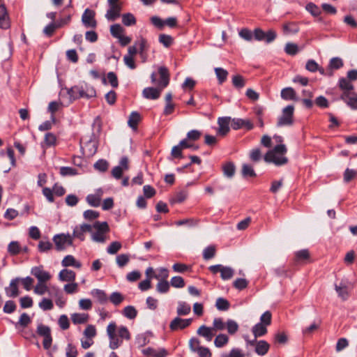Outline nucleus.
<instances>
[{
    "label": "nucleus",
    "mask_w": 357,
    "mask_h": 357,
    "mask_svg": "<svg viewBox=\"0 0 357 357\" xmlns=\"http://www.w3.org/2000/svg\"><path fill=\"white\" fill-rule=\"evenodd\" d=\"M214 70L218 78V83L222 84L226 81L228 76V72L224 68L220 67L215 68Z\"/></svg>",
    "instance_id": "29"
},
{
    "label": "nucleus",
    "mask_w": 357,
    "mask_h": 357,
    "mask_svg": "<svg viewBox=\"0 0 357 357\" xmlns=\"http://www.w3.org/2000/svg\"><path fill=\"white\" fill-rule=\"evenodd\" d=\"M121 10V4L118 5H109V9L107 10L105 17L109 21H114L120 17Z\"/></svg>",
    "instance_id": "15"
},
{
    "label": "nucleus",
    "mask_w": 357,
    "mask_h": 357,
    "mask_svg": "<svg viewBox=\"0 0 357 357\" xmlns=\"http://www.w3.org/2000/svg\"><path fill=\"white\" fill-rule=\"evenodd\" d=\"M71 319L74 324H85L89 320V315L85 313H74L71 314Z\"/></svg>",
    "instance_id": "24"
},
{
    "label": "nucleus",
    "mask_w": 357,
    "mask_h": 357,
    "mask_svg": "<svg viewBox=\"0 0 357 357\" xmlns=\"http://www.w3.org/2000/svg\"><path fill=\"white\" fill-rule=\"evenodd\" d=\"M283 31L285 34L296 33L299 31V27L294 22H288L283 25Z\"/></svg>",
    "instance_id": "31"
},
{
    "label": "nucleus",
    "mask_w": 357,
    "mask_h": 357,
    "mask_svg": "<svg viewBox=\"0 0 357 357\" xmlns=\"http://www.w3.org/2000/svg\"><path fill=\"white\" fill-rule=\"evenodd\" d=\"M40 308L44 311L50 310L53 308L54 305L52 301L48 298H43L38 304Z\"/></svg>",
    "instance_id": "54"
},
{
    "label": "nucleus",
    "mask_w": 357,
    "mask_h": 357,
    "mask_svg": "<svg viewBox=\"0 0 357 357\" xmlns=\"http://www.w3.org/2000/svg\"><path fill=\"white\" fill-rule=\"evenodd\" d=\"M170 284L175 288H183L185 286V281L181 276H174L171 279Z\"/></svg>",
    "instance_id": "51"
},
{
    "label": "nucleus",
    "mask_w": 357,
    "mask_h": 357,
    "mask_svg": "<svg viewBox=\"0 0 357 357\" xmlns=\"http://www.w3.org/2000/svg\"><path fill=\"white\" fill-rule=\"evenodd\" d=\"M192 321V319H181L178 317L174 318L169 324V328L172 331H176L178 329H184L188 327Z\"/></svg>",
    "instance_id": "8"
},
{
    "label": "nucleus",
    "mask_w": 357,
    "mask_h": 357,
    "mask_svg": "<svg viewBox=\"0 0 357 357\" xmlns=\"http://www.w3.org/2000/svg\"><path fill=\"white\" fill-rule=\"evenodd\" d=\"M159 42L162 43L165 47H169L173 42V38L169 35L160 34L159 36Z\"/></svg>",
    "instance_id": "59"
},
{
    "label": "nucleus",
    "mask_w": 357,
    "mask_h": 357,
    "mask_svg": "<svg viewBox=\"0 0 357 357\" xmlns=\"http://www.w3.org/2000/svg\"><path fill=\"white\" fill-rule=\"evenodd\" d=\"M229 337L225 334H219L214 340V344L216 347L220 348L227 344Z\"/></svg>",
    "instance_id": "35"
},
{
    "label": "nucleus",
    "mask_w": 357,
    "mask_h": 357,
    "mask_svg": "<svg viewBox=\"0 0 357 357\" xmlns=\"http://www.w3.org/2000/svg\"><path fill=\"white\" fill-rule=\"evenodd\" d=\"M116 325L115 322H111L107 327V333L109 339V348L117 349L121 344L122 340L116 334Z\"/></svg>",
    "instance_id": "2"
},
{
    "label": "nucleus",
    "mask_w": 357,
    "mask_h": 357,
    "mask_svg": "<svg viewBox=\"0 0 357 357\" xmlns=\"http://www.w3.org/2000/svg\"><path fill=\"white\" fill-rule=\"evenodd\" d=\"M121 248V243L118 241L112 242L107 248V251L110 255L116 254Z\"/></svg>",
    "instance_id": "64"
},
{
    "label": "nucleus",
    "mask_w": 357,
    "mask_h": 357,
    "mask_svg": "<svg viewBox=\"0 0 357 357\" xmlns=\"http://www.w3.org/2000/svg\"><path fill=\"white\" fill-rule=\"evenodd\" d=\"M188 196V193L186 191L181 190L176 192L174 197L170 199L171 204H174L176 203H182L185 200Z\"/></svg>",
    "instance_id": "33"
},
{
    "label": "nucleus",
    "mask_w": 357,
    "mask_h": 357,
    "mask_svg": "<svg viewBox=\"0 0 357 357\" xmlns=\"http://www.w3.org/2000/svg\"><path fill=\"white\" fill-rule=\"evenodd\" d=\"M79 92V86H75L68 89V94L70 96V102H72V100L80 98Z\"/></svg>",
    "instance_id": "57"
},
{
    "label": "nucleus",
    "mask_w": 357,
    "mask_h": 357,
    "mask_svg": "<svg viewBox=\"0 0 357 357\" xmlns=\"http://www.w3.org/2000/svg\"><path fill=\"white\" fill-rule=\"evenodd\" d=\"M37 333L38 335L43 337V347L45 349H50L52 342L50 328L47 326L40 324L37 327Z\"/></svg>",
    "instance_id": "4"
},
{
    "label": "nucleus",
    "mask_w": 357,
    "mask_h": 357,
    "mask_svg": "<svg viewBox=\"0 0 357 357\" xmlns=\"http://www.w3.org/2000/svg\"><path fill=\"white\" fill-rule=\"evenodd\" d=\"M227 331L229 334L233 335L238 330V324L232 319H228L226 322Z\"/></svg>",
    "instance_id": "47"
},
{
    "label": "nucleus",
    "mask_w": 357,
    "mask_h": 357,
    "mask_svg": "<svg viewBox=\"0 0 357 357\" xmlns=\"http://www.w3.org/2000/svg\"><path fill=\"white\" fill-rule=\"evenodd\" d=\"M339 86L344 91L343 92H353L354 86L347 78L342 77L340 79Z\"/></svg>",
    "instance_id": "32"
},
{
    "label": "nucleus",
    "mask_w": 357,
    "mask_h": 357,
    "mask_svg": "<svg viewBox=\"0 0 357 357\" xmlns=\"http://www.w3.org/2000/svg\"><path fill=\"white\" fill-rule=\"evenodd\" d=\"M281 98L286 100H295L296 92L291 87L284 88L281 91Z\"/></svg>",
    "instance_id": "27"
},
{
    "label": "nucleus",
    "mask_w": 357,
    "mask_h": 357,
    "mask_svg": "<svg viewBox=\"0 0 357 357\" xmlns=\"http://www.w3.org/2000/svg\"><path fill=\"white\" fill-rule=\"evenodd\" d=\"M31 320L30 317L26 313L24 312L21 314L17 324L24 328L26 327L31 323Z\"/></svg>",
    "instance_id": "63"
},
{
    "label": "nucleus",
    "mask_w": 357,
    "mask_h": 357,
    "mask_svg": "<svg viewBox=\"0 0 357 357\" xmlns=\"http://www.w3.org/2000/svg\"><path fill=\"white\" fill-rule=\"evenodd\" d=\"M88 204L93 207H98L100 204L101 198L100 195H89L86 198Z\"/></svg>",
    "instance_id": "41"
},
{
    "label": "nucleus",
    "mask_w": 357,
    "mask_h": 357,
    "mask_svg": "<svg viewBox=\"0 0 357 357\" xmlns=\"http://www.w3.org/2000/svg\"><path fill=\"white\" fill-rule=\"evenodd\" d=\"M163 89L159 88V85L158 84L157 88L154 87H146L142 91V95L144 98L149 100H156L158 99L161 93V91Z\"/></svg>",
    "instance_id": "14"
},
{
    "label": "nucleus",
    "mask_w": 357,
    "mask_h": 357,
    "mask_svg": "<svg viewBox=\"0 0 357 357\" xmlns=\"http://www.w3.org/2000/svg\"><path fill=\"white\" fill-rule=\"evenodd\" d=\"M93 166L96 169L104 172L108 169L109 164L107 160L100 159V160H98L94 164Z\"/></svg>",
    "instance_id": "58"
},
{
    "label": "nucleus",
    "mask_w": 357,
    "mask_h": 357,
    "mask_svg": "<svg viewBox=\"0 0 357 357\" xmlns=\"http://www.w3.org/2000/svg\"><path fill=\"white\" fill-rule=\"evenodd\" d=\"M231 118L228 116L220 117L218 120V124L219 128L218 130V134L221 136H225L229 131V123Z\"/></svg>",
    "instance_id": "13"
},
{
    "label": "nucleus",
    "mask_w": 357,
    "mask_h": 357,
    "mask_svg": "<svg viewBox=\"0 0 357 357\" xmlns=\"http://www.w3.org/2000/svg\"><path fill=\"white\" fill-rule=\"evenodd\" d=\"M294 107L288 105L282 109V115L278 118L277 126L282 127L285 126H291L293 124Z\"/></svg>",
    "instance_id": "1"
},
{
    "label": "nucleus",
    "mask_w": 357,
    "mask_h": 357,
    "mask_svg": "<svg viewBox=\"0 0 357 357\" xmlns=\"http://www.w3.org/2000/svg\"><path fill=\"white\" fill-rule=\"evenodd\" d=\"M183 150V146H181V142L176 146H174L172 149L171 155L174 158H182L183 153L182 151Z\"/></svg>",
    "instance_id": "48"
},
{
    "label": "nucleus",
    "mask_w": 357,
    "mask_h": 357,
    "mask_svg": "<svg viewBox=\"0 0 357 357\" xmlns=\"http://www.w3.org/2000/svg\"><path fill=\"white\" fill-rule=\"evenodd\" d=\"M79 93L80 98H91L95 97L96 95L95 89L92 86L88 85L87 84L79 86Z\"/></svg>",
    "instance_id": "18"
},
{
    "label": "nucleus",
    "mask_w": 357,
    "mask_h": 357,
    "mask_svg": "<svg viewBox=\"0 0 357 357\" xmlns=\"http://www.w3.org/2000/svg\"><path fill=\"white\" fill-rule=\"evenodd\" d=\"M285 52L289 55H296L298 52V47L296 44L292 43H288L285 45Z\"/></svg>",
    "instance_id": "50"
},
{
    "label": "nucleus",
    "mask_w": 357,
    "mask_h": 357,
    "mask_svg": "<svg viewBox=\"0 0 357 357\" xmlns=\"http://www.w3.org/2000/svg\"><path fill=\"white\" fill-rule=\"evenodd\" d=\"M215 307L218 310L227 311L230 307V303L227 299L220 297L216 300Z\"/></svg>",
    "instance_id": "30"
},
{
    "label": "nucleus",
    "mask_w": 357,
    "mask_h": 357,
    "mask_svg": "<svg viewBox=\"0 0 357 357\" xmlns=\"http://www.w3.org/2000/svg\"><path fill=\"white\" fill-rule=\"evenodd\" d=\"M232 84L236 89H242L245 85V81L241 75H236L232 77Z\"/></svg>",
    "instance_id": "43"
},
{
    "label": "nucleus",
    "mask_w": 357,
    "mask_h": 357,
    "mask_svg": "<svg viewBox=\"0 0 357 357\" xmlns=\"http://www.w3.org/2000/svg\"><path fill=\"white\" fill-rule=\"evenodd\" d=\"M238 34L241 38L246 41H251L253 38V33L247 28L241 29Z\"/></svg>",
    "instance_id": "53"
},
{
    "label": "nucleus",
    "mask_w": 357,
    "mask_h": 357,
    "mask_svg": "<svg viewBox=\"0 0 357 357\" xmlns=\"http://www.w3.org/2000/svg\"><path fill=\"white\" fill-rule=\"evenodd\" d=\"M122 22L125 26H129L136 24V19L132 14L128 13L122 15Z\"/></svg>",
    "instance_id": "38"
},
{
    "label": "nucleus",
    "mask_w": 357,
    "mask_h": 357,
    "mask_svg": "<svg viewBox=\"0 0 357 357\" xmlns=\"http://www.w3.org/2000/svg\"><path fill=\"white\" fill-rule=\"evenodd\" d=\"M76 274L73 271L65 268L59 273V279L62 282H74Z\"/></svg>",
    "instance_id": "19"
},
{
    "label": "nucleus",
    "mask_w": 357,
    "mask_h": 357,
    "mask_svg": "<svg viewBox=\"0 0 357 357\" xmlns=\"http://www.w3.org/2000/svg\"><path fill=\"white\" fill-rule=\"evenodd\" d=\"M136 45H139V53L141 56H143L144 55V52H146L149 49V44L147 40L142 37L138 40L137 42H136Z\"/></svg>",
    "instance_id": "45"
},
{
    "label": "nucleus",
    "mask_w": 357,
    "mask_h": 357,
    "mask_svg": "<svg viewBox=\"0 0 357 357\" xmlns=\"http://www.w3.org/2000/svg\"><path fill=\"white\" fill-rule=\"evenodd\" d=\"M86 232H92V226L89 224H82L74 228L73 236H71L79 238L80 241H84L85 238L84 234Z\"/></svg>",
    "instance_id": "7"
},
{
    "label": "nucleus",
    "mask_w": 357,
    "mask_h": 357,
    "mask_svg": "<svg viewBox=\"0 0 357 357\" xmlns=\"http://www.w3.org/2000/svg\"><path fill=\"white\" fill-rule=\"evenodd\" d=\"M202 136V132L197 130H192L187 133L186 138L184 139H187L188 141H197Z\"/></svg>",
    "instance_id": "55"
},
{
    "label": "nucleus",
    "mask_w": 357,
    "mask_h": 357,
    "mask_svg": "<svg viewBox=\"0 0 357 357\" xmlns=\"http://www.w3.org/2000/svg\"><path fill=\"white\" fill-rule=\"evenodd\" d=\"M123 314L129 319H134L137 315V311L135 307L128 305L123 309Z\"/></svg>",
    "instance_id": "34"
},
{
    "label": "nucleus",
    "mask_w": 357,
    "mask_h": 357,
    "mask_svg": "<svg viewBox=\"0 0 357 357\" xmlns=\"http://www.w3.org/2000/svg\"><path fill=\"white\" fill-rule=\"evenodd\" d=\"M235 165L231 162L225 163L222 167L223 174L228 178H232L235 174Z\"/></svg>",
    "instance_id": "25"
},
{
    "label": "nucleus",
    "mask_w": 357,
    "mask_h": 357,
    "mask_svg": "<svg viewBox=\"0 0 357 357\" xmlns=\"http://www.w3.org/2000/svg\"><path fill=\"white\" fill-rule=\"evenodd\" d=\"M169 290V283L167 280H160L156 285V291L160 294H165Z\"/></svg>",
    "instance_id": "44"
},
{
    "label": "nucleus",
    "mask_w": 357,
    "mask_h": 357,
    "mask_svg": "<svg viewBox=\"0 0 357 357\" xmlns=\"http://www.w3.org/2000/svg\"><path fill=\"white\" fill-rule=\"evenodd\" d=\"M158 73L160 77V80L158 84L159 88L164 89L167 86L169 82V73L168 69L165 66H160L158 68Z\"/></svg>",
    "instance_id": "16"
},
{
    "label": "nucleus",
    "mask_w": 357,
    "mask_h": 357,
    "mask_svg": "<svg viewBox=\"0 0 357 357\" xmlns=\"http://www.w3.org/2000/svg\"><path fill=\"white\" fill-rule=\"evenodd\" d=\"M270 348V344L265 340H259L255 348V351L261 356L266 355Z\"/></svg>",
    "instance_id": "20"
},
{
    "label": "nucleus",
    "mask_w": 357,
    "mask_h": 357,
    "mask_svg": "<svg viewBox=\"0 0 357 357\" xmlns=\"http://www.w3.org/2000/svg\"><path fill=\"white\" fill-rule=\"evenodd\" d=\"M264 160L267 162H273L277 166L285 165L288 162L287 157L277 155L273 151H268L264 155Z\"/></svg>",
    "instance_id": "9"
},
{
    "label": "nucleus",
    "mask_w": 357,
    "mask_h": 357,
    "mask_svg": "<svg viewBox=\"0 0 357 357\" xmlns=\"http://www.w3.org/2000/svg\"><path fill=\"white\" fill-rule=\"evenodd\" d=\"M356 175L357 172L356 170L347 168L344 173V181L348 183L354 178Z\"/></svg>",
    "instance_id": "60"
},
{
    "label": "nucleus",
    "mask_w": 357,
    "mask_h": 357,
    "mask_svg": "<svg viewBox=\"0 0 357 357\" xmlns=\"http://www.w3.org/2000/svg\"><path fill=\"white\" fill-rule=\"evenodd\" d=\"M242 174L243 177H255L256 174L252 166L243 164L242 166Z\"/></svg>",
    "instance_id": "52"
},
{
    "label": "nucleus",
    "mask_w": 357,
    "mask_h": 357,
    "mask_svg": "<svg viewBox=\"0 0 357 357\" xmlns=\"http://www.w3.org/2000/svg\"><path fill=\"white\" fill-rule=\"evenodd\" d=\"M215 255V248L213 245L206 247L203 251V258L208 260L213 258Z\"/></svg>",
    "instance_id": "46"
},
{
    "label": "nucleus",
    "mask_w": 357,
    "mask_h": 357,
    "mask_svg": "<svg viewBox=\"0 0 357 357\" xmlns=\"http://www.w3.org/2000/svg\"><path fill=\"white\" fill-rule=\"evenodd\" d=\"M140 119L141 117L139 114L137 112H132L129 116L128 121V126L132 129H137V124Z\"/></svg>",
    "instance_id": "28"
},
{
    "label": "nucleus",
    "mask_w": 357,
    "mask_h": 357,
    "mask_svg": "<svg viewBox=\"0 0 357 357\" xmlns=\"http://www.w3.org/2000/svg\"><path fill=\"white\" fill-rule=\"evenodd\" d=\"M197 334L201 337H203L207 342H211L215 335L213 328L211 327H208L205 325H202L197 329Z\"/></svg>",
    "instance_id": "17"
},
{
    "label": "nucleus",
    "mask_w": 357,
    "mask_h": 357,
    "mask_svg": "<svg viewBox=\"0 0 357 357\" xmlns=\"http://www.w3.org/2000/svg\"><path fill=\"white\" fill-rule=\"evenodd\" d=\"M208 269L213 274L220 273V277L224 280L231 279L234 275V270L232 268L221 264L212 265Z\"/></svg>",
    "instance_id": "3"
},
{
    "label": "nucleus",
    "mask_w": 357,
    "mask_h": 357,
    "mask_svg": "<svg viewBox=\"0 0 357 357\" xmlns=\"http://www.w3.org/2000/svg\"><path fill=\"white\" fill-rule=\"evenodd\" d=\"M91 294L96 297L100 303H105L107 301V295L104 291L100 289H93Z\"/></svg>",
    "instance_id": "39"
},
{
    "label": "nucleus",
    "mask_w": 357,
    "mask_h": 357,
    "mask_svg": "<svg viewBox=\"0 0 357 357\" xmlns=\"http://www.w3.org/2000/svg\"><path fill=\"white\" fill-rule=\"evenodd\" d=\"M9 26L10 23L6 7L3 5H0V28L6 29Z\"/></svg>",
    "instance_id": "22"
},
{
    "label": "nucleus",
    "mask_w": 357,
    "mask_h": 357,
    "mask_svg": "<svg viewBox=\"0 0 357 357\" xmlns=\"http://www.w3.org/2000/svg\"><path fill=\"white\" fill-rule=\"evenodd\" d=\"M123 32V28L119 24H115L110 26V33L116 38H120Z\"/></svg>",
    "instance_id": "40"
},
{
    "label": "nucleus",
    "mask_w": 357,
    "mask_h": 357,
    "mask_svg": "<svg viewBox=\"0 0 357 357\" xmlns=\"http://www.w3.org/2000/svg\"><path fill=\"white\" fill-rule=\"evenodd\" d=\"M213 332L216 331H222L225 328L226 324L222 318H215L213 321Z\"/></svg>",
    "instance_id": "56"
},
{
    "label": "nucleus",
    "mask_w": 357,
    "mask_h": 357,
    "mask_svg": "<svg viewBox=\"0 0 357 357\" xmlns=\"http://www.w3.org/2000/svg\"><path fill=\"white\" fill-rule=\"evenodd\" d=\"M92 226V229H96V231L105 234L109 231V226L106 222L96 221Z\"/></svg>",
    "instance_id": "36"
},
{
    "label": "nucleus",
    "mask_w": 357,
    "mask_h": 357,
    "mask_svg": "<svg viewBox=\"0 0 357 357\" xmlns=\"http://www.w3.org/2000/svg\"><path fill=\"white\" fill-rule=\"evenodd\" d=\"M343 66V61L340 57H333L330 60L328 68L330 70H337Z\"/></svg>",
    "instance_id": "37"
},
{
    "label": "nucleus",
    "mask_w": 357,
    "mask_h": 357,
    "mask_svg": "<svg viewBox=\"0 0 357 357\" xmlns=\"http://www.w3.org/2000/svg\"><path fill=\"white\" fill-rule=\"evenodd\" d=\"M20 282V278H15L11 280L9 286L5 288V292L8 297L15 298L19 296L18 284Z\"/></svg>",
    "instance_id": "10"
},
{
    "label": "nucleus",
    "mask_w": 357,
    "mask_h": 357,
    "mask_svg": "<svg viewBox=\"0 0 357 357\" xmlns=\"http://www.w3.org/2000/svg\"><path fill=\"white\" fill-rule=\"evenodd\" d=\"M96 13L89 8L85 9L82 16V22L86 28L95 29L97 26V21L95 19Z\"/></svg>",
    "instance_id": "6"
},
{
    "label": "nucleus",
    "mask_w": 357,
    "mask_h": 357,
    "mask_svg": "<svg viewBox=\"0 0 357 357\" xmlns=\"http://www.w3.org/2000/svg\"><path fill=\"white\" fill-rule=\"evenodd\" d=\"M57 250H63L66 245H73V237L70 234H56L53 238Z\"/></svg>",
    "instance_id": "5"
},
{
    "label": "nucleus",
    "mask_w": 357,
    "mask_h": 357,
    "mask_svg": "<svg viewBox=\"0 0 357 357\" xmlns=\"http://www.w3.org/2000/svg\"><path fill=\"white\" fill-rule=\"evenodd\" d=\"M190 305L185 302L180 301L178 303L176 312L178 316H185L190 312Z\"/></svg>",
    "instance_id": "26"
},
{
    "label": "nucleus",
    "mask_w": 357,
    "mask_h": 357,
    "mask_svg": "<svg viewBox=\"0 0 357 357\" xmlns=\"http://www.w3.org/2000/svg\"><path fill=\"white\" fill-rule=\"evenodd\" d=\"M340 99L344 101L353 109H357V94L353 92H343Z\"/></svg>",
    "instance_id": "11"
},
{
    "label": "nucleus",
    "mask_w": 357,
    "mask_h": 357,
    "mask_svg": "<svg viewBox=\"0 0 357 357\" xmlns=\"http://www.w3.org/2000/svg\"><path fill=\"white\" fill-rule=\"evenodd\" d=\"M21 247L17 241H12L8 244V252L12 255H16L21 252Z\"/></svg>",
    "instance_id": "42"
},
{
    "label": "nucleus",
    "mask_w": 357,
    "mask_h": 357,
    "mask_svg": "<svg viewBox=\"0 0 357 357\" xmlns=\"http://www.w3.org/2000/svg\"><path fill=\"white\" fill-rule=\"evenodd\" d=\"M267 326L262 323H257L252 328V332L255 337L264 336L267 333Z\"/></svg>",
    "instance_id": "23"
},
{
    "label": "nucleus",
    "mask_w": 357,
    "mask_h": 357,
    "mask_svg": "<svg viewBox=\"0 0 357 357\" xmlns=\"http://www.w3.org/2000/svg\"><path fill=\"white\" fill-rule=\"evenodd\" d=\"M31 273L38 279V282L40 283H44L48 281L51 278L50 274L48 272L45 271L42 266H35L32 268Z\"/></svg>",
    "instance_id": "12"
},
{
    "label": "nucleus",
    "mask_w": 357,
    "mask_h": 357,
    "mask_svg": "<svg viewBox=\"0 0 357 357\" xmlns=\"http://www.w3.org/2000/svg\"><path fill=\"white\" fill-rule=\"evenodd\" d=\"M44 141L47 146H54L56 144V137L54 134L47 132L45 134Z\"/></svg>",
    "instance_id": "62"
},
{
    "label": "nucleus",
    "mask_w": 357,
    "mask_h": 357,
    "mask_svg": "<svg viewBox=\"0 0 357 357\" xmlns=\"http://www.w3.org/2000/svg\"><path fill=\"white\" fill-rule=\"evenodd\" d=\"M124 297L123 296L117 291L113 292L109 297L110 301L114 305H119L120 303H122L123 301Z\"/></svg>",
    "instance_id": "49"
},
{
    "label": "nucleus",
    "mask_w": 357,
    "mask_h": 357,
    "mask_svg": "<svg viewBox=\"0 0 357 357\" xmlns=\"http://www.w3.org/2000/svg\"><path fill=\"white\" fill-rule=\"evenodd\" d=\"M200 340L197 337H192L189 340L190 349L193 352H197L202 346L200 345Z\"/></svg>",
    "instance_id": "61"
},
{
    "label": "nucleus",
    "mask_w": 357,
    "mask_h": 357,
    "mask_svg": "<svg viewBox=\"0 0 357 357\" xmlns=\"http://www.w3.org/2000/svg\"><path fill=\"white\" fill-rule=\"evenodd\" d=\"M143 354L148 356L153 357H165L167 355V352L165 349H160L158 351L148 347L142 351Z\"/></svg>",
    "instance_id": "21"
}]
</instances>
